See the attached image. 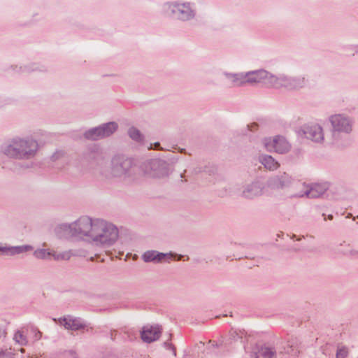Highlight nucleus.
<instances>
[{
    "instance_id": "21",
    "label": "nucleus",
    "mask_w": 358,
    "mask_h": 358,
    "mask_svg": "<svg viewBox=\"0 0 358 358\" xmlns=\"http://www.w3.org/2000/svg\"><path fill=\"white\" fill-rule=\"evenodd\" d=\"M224 76L233 86L245 85V73H232L224 72Z\"/></svg>"
},
{
    "instance_id": "31",
    "label": "nucleus",
    "mask_w": 358,
    "mask_h": 358,
    "mask_svg": "<svg viewBox=\"0 0 358 358\" xmlns=\"http://www.w3.org/2000/svg\"><path fill=\"white\" fill-rule=\"evenodd\" d=\"M348 354V349L345 347L339 348L336 352V358H346Z\"/></svg>"
},
{
    "instance_id": "4",
    "label": "nucleus",
    "mask_w": 358,
    "mask_h": 358,
    "mask_svg": "<svg viewBox=\"0 0 358 358\" xmlns=\"http://www.w3.org/2000/svg\"><path fill=\"white\" fill-rule=\"evenodd\" d=\"M92 242L96 245L110 246L117 240L119 231L115 225L102 219H94Z\"/></svg>"
},
{
    "instance_id": "32",
    "label": "nucleus",
    "mask_w": 358,
    "mask_h": 358,
    "mask_svg": "<svg viewBox=\"0 0 358 358\" xmlns=\"http://www.w3.org/2000/svg\"><path fill=\"white\" fill-rule=\"evenodd\" d=\"M164 346L168 350H171L174 356L176 355L175 347L169 341H166L164 343Z\"/></svg>"
},
{
    "instance_id": "42",
    "label": "nucleus",
    "mask_w": 358,
    "mask_h": 358,
    "mask_svg": "<svg viewBox=\"0 0 358 358\" xmlns=\"http://www.w3.org/2000/svg\"><path fill=\"white\" fill-rule=\"evenodd\" d=\"M328 217H329V220H332L333 219V215H329Z\"/></svg>"
},
{
    "instance_id": "26",
    "label": "nucleus",
    "mask_w": 358,
    "mask_h": 358,
    "mask_svg": "<svg viewBox=\"0 0 358 358\" xmlns=\"http://www.w3.org/2000/svg\"><path fill=\"white\" fill-rule=\"evenodd\" d=\"M34 255L37 259H49L52 257V251H48L45 249H38L34 251Z\"/></svg>"
},
{
    "instance_id": "17",
    "label": "nucleus",
    "mask_w": 358,
    "mask_h": 358,
    "mask_svg": "<svg viewBox=\"0 0 358 358\" xmlns=\"http://www.w3.org/2000/svg\"><path fill=\"white\" fill-rule=\"evenodd\" d=\"M161 333L159 326H145L141 331V337L144 342L150 343L159 339Z\"/></svg>"
},
{
    "instance_id": "7",
    "label": "nucleus",
    "mask_w": 358,
    "mask_h": 358,
    "mask_svg": "<svg viewBox=\"0 0 358 358\" xmlns=\"http://www.w3.org/2000/svg\"><path fill=\"white\" fill-rule=\"evenodd\" d=\"M299 187L303 188V191L294 194L292 196L303 197L306 196L309 199H316L321 197L329 188L328 182L311 183L306 185V183H297Z\"/></svg>"
},
{
    "instance_id": "18",
    "label": "nucleus",
    "mask_w": 358,
    "mask_h": 358,
    "mask_svg": "<svg viewBox=\"0 0 358 358\" xmlns=\"http://www.w3.org/2000/svg\"><path fill=\"white\" fill-rule=\"evenodd\" d=\"M267 71L264 69L248 71L245 73V84L264 83Z\"/></svg>"
},
{
    "instance_id": "20",
    "label": "nucleus",
    "mask_w": 358,
    "mask_h": 358,
    "mask_svg": "<svg viewBox=\"0 0 358 358\" xmlns=\"http://www.w3.org/2000/svg\"><path fill=\"white\" fill-rule=\"evenodd\" d=\"M283 80L284 74L277 76L267 71L266 78L264 79V84L278 89L283 87Z\"/></svg>"
},
{
    "instance_id": "5",
    "label": "nucleus",
    "mask_w": 358,
    "mask_h": 358,
    "mask_svg": "<svg viewBox=\"0 0 358 358\" xmlns=\"http://www.w3.org/2000/svg\"><path fill=\"white\" fill-rule=\"evenodd\" d=\"M166 159H152L145 164V173L152 178H162L169 176L171 168L178 158L174 152H169Z\"/></svg>"
},
{
    "instance_id": "28",
    "label": "nucleus",
    "mask_w": 358,
    "mask_h": 358,
    "mask_svg": "<svg viewBox=\"0 0 358 358\" xmlns=\"http://www.w3.org/2000/svg\"><path fill=\"white\" fill-rule=\"evenodd\" d=\"M71 256V251H64L59 253L52 251V257L55 260H68L70 259Z\"/></svg>"
},
{
    "instance_id": "13",
    "label": "nucleus",
    "mask_w": 358,
    "mask_h": 358,
    "mask_svg": "<svg viewBox=\"0 0 358 358\" xmlns=\"http://www.w3.org/2000/svg\"><path fill=\"white\" fill-rule=\"evenodd\" d=\"M330 122L333 127V135L336 132H343L349 134L352 130L351 121L342 115H334L330 117Z\"/></svg>"
},
{
    "instance_id": "10",
    "label": "nucleus",
    "mask_w": 358,
    "mask_h": 358,
    "mask_svg": "<svg viewBox=\"0 0 358 358\" xmlns=\"http://www.w3.org/2000/svg\"><path fill=\"white\" fill-rule=\"evenodd\" d=\"M294 179L286 172H279L270 177L267 180V186L271 189H285L291 187Z\"/></svg>"
},
{
    "instance_id": "2",
    "label": "nucleus",
    "mask_w": 358,
    "mask_h": 358,
    "mask_svg": "<svg viewBox=\"0 0 358 358\" xmlns=\"http://www.w3.org/2000/svg\"><path fill=\"white\" fill-rule=\"evenodd\" d=\"M94 221V219L89 216H80L71 223H62L57 225L55 229V232L59 238H86L87 241H92Z\"/></svg>"
},
{
    "instance_id": "16",
    "label": "nucleus",
    "mask_w": 358,
    "mask_h": 358,
    "mask_svg": "<svg viewBox=\"0 0 358 358\" xmlns=\"http://www.w3.org/2000/svg\"><path fill=\"white\" fill-rule=\"evenodd\" d=\"M307 83L306 75L289 76L284 75L283 87L288 90H296L303 87Z\"/></svg>"
},
{
    "instance_id": "25",
    "label": "nucleus",
    "mask_w": 358,
    "mask_h": 358,
    "mask_svg": "<svg viewBox=\"0 0 358 358\" xmlns=\"http://www.w3.org/2000/svg\"><path fill=\"white\" fill-rule=\"evenodd\" d=\"M129 136L137 143H142L144 141V136L137 128L131 127L128 129Z\"/></svg>"
},
{
    "instance_id": "30",
    "label": "nucleus",
    "mask_w": 358,
    "mask_h": 358,
    "mask_svg": "<svg viewBox=\"0 0 358 358\" xmlns=\"http://www.w3.org/2000/svg\"><path fill=\"white\" fill-rule=\"evenodd\" d=\"M14 353L11 348L0 349V358H13Z\"/></svg>"
},
{
    "instance_id": "19",
    "label": "nucleus",
    "mask_w": 358,
    "mask_h": 358,
    "mask_svg": "<svg viewBox=\"0 0 358 358\" xmlns=\"http://www.w3.org/2000/svg\"><path fill=\"white\" fill-rule=\"evenodd\" d=\"M33 250L30 245H23L19 246L3 247L0 246V252L6 255H15L24 253Z\"/></svg>"
},
{
    "instance_id": "27",
    "label": "nucleus",
    "mask_w": 358,
    "mask_h": 358,
    "mask_svg": "<svg viewBox=\"0 0 358 358\" xmlns=\"http://www.w3.org/2000/svg\"><path fill=\"white\" fill-rule=\"evenodd\" d=\"M13 338L20 345H26L28 343L27 337L20 331H17L15 333Z\"/></svg>"
},
{
    "instance_id": "8",
    "label": "nucleus",
    "mask_w": 358,
    "mask_h": 358,
    "mask_svg": "<svg viewBox=\"0 0 358 358\" xmlns=\"http://www.w3.org/2000/svg\"><path fill=\"white\" fill-rule=\"evenodd\" d=\"M118 128L115 122H109L101 125L90 129L84 134L85 138L92 141H97L111 136Z\"/></svg>"
},
{
    "instance_id": "15",
    "label": "nucleus",
    "mask_w": 358,
    "mask_h": 358,
    "mask_svg": "<svg viewBox=\"0 0 358 358\" xmlns=\"http://www.w3.org/2000/svg\"><path fill=\"white\" fill-rule=\"evenodd\" d=\"M58 321L61 325H63L68 330L78 331L87 327L86 324L80 318L73 317L71 315L59 318Z\"/></svg>"
},
{
    "instance_id": "6",
    "label": "nucleus",
    "mask_w": 358,
    "mask_h": 358,
    "mask_svg": "<svg viewBox=\"0 0 358 358\" xmlns=\"http://www.w3.org/2000/svg\"><path fill=\"white\" fill-rule=\"evenodd\" d=\"M165 14L181 22H189L194 19L196 10L189 2L173 1L163 5Z\"/></svg>"
},
{
    "instance_id": "29",
    "label": "nucleus",
    "mask_w": 358,
    "mask_h": 358,
    "mask_svg": "<svg viewBox=\"0 0 358 358\" xmlns=\"http://www.w3.org/2000/svg\"><path fill=\"white\" fill-rule=\"evenodd\" d=\"M338 252L345 256H350L355 258H358V250L352 248L346 250L338 248Z\"/></svg>"
},
{
    "instance_id": "9",
    "label": "nucleus",
    "mask_w": 358,
    "mask_h": 358,
    "mask_svg": "<svg viewBox=\"0 0 358 358\" xmlns=\"http://www.w3.org/2000/svg\"><path fill=\"white\" fill-rule=\"evenodd\" d=\"M265 185L263 181L256 179L241 187L240 196L245 199L252 200L264 194Z\"/></svg>"
},
{
    "instance_id": "22",
    "label": "nucleus",
    "mask_w": 358,
    "mask_h": 358,
    "mask_svg": "<svg viewBox=\"0 0 358 358\" xmlns=\"http://www.w3.org/2000/svg\"><path fill=\"white\" fill-rule=\"evenodd\" d=\"M260 162L264 167L270 171L275 170L278 168L279 164L270 155H262L259 157Z\"/></svg>"
},
{
    "instance_id": "33",
    "label": "nucleus",
    "mask_w": 358,
    "mask_h": 358,
    "mask_svg": "<svg viewBox=\"0 0 358 358\" xmlns=\"http://www.w3.org/2000/svg\"><path fill=\"white\" fill-rule=\"evenodd\" d=\"M350 245L349 243H346L345 241H343L339 244L337 247V251L338 252V248H341L343 250H349L350 248Z\"/></svg>"
},
{
    "instance_id": "24",
    "label": "nucleus",
    "mask_w": 358,
    "mask_h": 358,
    "mask_svg": "<svg viewBox=\"0 0 358 358\" xmlns=\"http://www.w3.org/2000/svg\"><path fill=\"white\" fill-rule=\"evenodd\" d=\"M285 352L292 356L297 355L300 352V346L298 341L296 339L289 341L287 346L285 348Z\"/></svg>"
},
{
    "instance_id": "37",
    "label": "nucleus",
    "mask_w": 358,
    "mask_h": 358,
    "mask_svg": "<svg viewBox=\"0 0 358 358\" xmlns=\"http://www.w3.org/2000/svg\"><path fill=\"white\" fill-rule=\"evenodd\" d=\"M36 70H38V68H37V67L32 68L31 70L27 69V71H36ZM38 71H43V70H42V69H38Z\"/></svg>"
},
{
    "instance_id": "41",
    "label": "nucleus",
    "mask_w": 358,
    "mask_h": 358,
    "mask_svg": "<svg viewBox=\"0 0 358 358\" xmlns=\"http://www.w3.org/2000/svg\"><path fill=\"white\" fill-rule=\"evenodd\" d=\"M115 334H116V331H114L111 333V337L113 338V336H115Z\"/></svg>"
},
{
    "instance_id": "14",
    "label": "nucleus",
    "mask_w": 358,
    "mask_h": 358,
    "mask_svg": "<svg viewBox=\"0 0 358 358\" xmlns=\"http://www.w3.org/2000/svg\"><path fill=\"white\" fill-rule=\"evenodd\" d=\"M176 255L170 253L159 252L157 250H148L142 255V259L145 262H153L159 264L162 262H169Z\"/></svg>"
},
{
    "instance_id": "36",
    "label": "nucleus",
    "mask_w": 358,
    "mask_h": 358,
    "mask_svg": "<svg viewBox=\"0 0 358 358\" xmlns=\"http://www.w3.org/2000/svg\"><path fill=\"white\" fill-rule=\"evenodd\" d=\"M352 50L355 51V52L356 54H357V55H358V45H354V46L352 47Z\"/></svg>"
},
{
    "instance_id": "12",
    "label": "nucleus",
    "mask_w": 358,
    "mask_h": 358,
    "mask_svg": "<svg viewBox=\"0 0 358 358\" xmlns=\"http://www.w3.org/2000/svg\"><path fill=\"white\" fill-rule=\"evenodd\" d=\"M264 145L268 151H275L280 154L287 152L291 148L285 138L281 136H277L273 139L266 138Z\"/></svg>"
},
{
    "instance_id": "38",
    "label": "nucleus",
    "mask_w": 358,
    "mask_h": 358,
    "mask_svg": "<svg viewBox=\"0 0 358 358\" xmlns=\"http://www.w3.org/2000/svg\"><path fill=\"white\" fill-rule=\"evenodd\" d=\"M58 154H59V153H55V154L52 155V159H53L54 160L57 159V155Z\"/></svg>"
},
{
    "instance_id": "35",
    "label": "nucleus",
    "mask_w": 358,
    "mask_h": 358,
    "mask_svg": "<svg viewBox=\"0 0 358 358\" xmlns=\"http://www.w3.org/2000/svg\"><path fill=\"white\" fill-rule=\"evenodd\" d=\"M249 127V129L252 131L255 128L257 127V124L256 123L252 124L250 127Z\"/></svg>"
},
{
    "instance_id": "40",
    "label": "nucleus",
    "mask_w": 358,
    "mask_h": 358,
    "mask_svg": "<svg viewBox=\"0 0 358 358\" xmlns=\"http://www.w3.org/2000/svg\"><path fill=\"white\" fill-rule=\"evenodd\" d=\"M115 334H116V331H114L111 333V337L113 338V336H115Z\"/></svg>"
},
{
    "instance_id": "11",
    "label": "nucleus",
    "mask_w": 358,
    "mask_h": 358,
    "mask_svg": "<svg viewBox=\"0 0 358 358\" xmlns=\"http://www.w3.org/2000/svg\"><path fill=\"white\" fill-rule=\"evenodd\" d=\"M298 134L315 143H321L324 140L322 128L318 124L304 125L299 130Z\"/></svg>"
},
{
    "instance_id": "39",
    "label": "nucleus",
    "mask_w": 358,
    "mask_h": 358,
    "mask_svg": "<svg viewBox=\"0 0 358 358\" xmlns=\"http://www.w3.org/2000/svg\"><path fill=\"white\" fill-rule=\"evenodd\" d=\"M182 257V256L181 255H178L177 260H181Z\"/></svg>"
},
{
    "instance_id": "1",
    "label": "nucleus",
    "mask_w": 358,
    "mask_h": 358,
    "mask_svg": "<svg viewBox=\"0 0 358 358\" xmlns=\"http://www.w3.org/2000/svg\"><path fill=\"white\" fill-rule=\"evenodd\" d=\"M84 158L90 172L101 180L131 178L134 175L131 160L123 155H117L113 157L110 165H108L106 153L97 145L89 148Z\"/></svg>"
},
{
    "instance_id": "43",
    "label": "nucleus",
    "mask_w": 358,
    "mask_h": 358,
    "mask_svg": "<svg viewBox=\"0 0 358 358\" xmlns=\"http://www.w3.org/2000/svg\"><path fill=\"white\" fill-rule=\"evenodd\" d=\"M20 352H22V353L24 352V348H21L20 349Z\"/></svg>"
},
{
    "instance_id": "23",
    "label": "nucleus",
    "mask_w": 358,
    "mask_h": 358,
    "mask_svg": "<svg viewBox=\"0 0 358 358\" xmlns=\"http://www.w3.org/2000/svg\"><path fill=\"white\" fill-rule=\"evenodd\" d=\"M276 352L274 348L262 346L255 352V358H275Z\"/></svg>"
},
{
    "instance_id": "34",
    "label": "nucleus",
    "mask_w": 358,
    "mask_h": 358,
    "mask_svg": "<svg viewBox=\"0 0 358 358\" xmlns=\"http://www.w3.org/2000/svg\"><path fill=\"white\" fill-rule=\"evenodd\" d=\"M149 149H153L157 150H162L163 148L161 147L160 143L159 142H156L154 144H150V147Z\"/></svg>"
},
{
    "instance_id": "3",
    "label": "nucleus",
    "mask_w": 358,
    "mask_h": 358,
    "mask_svg": "<svg viewBox=\"0 0 358 358\" xmlns=\"http://www.w3.org/2000/svg\"><path fill=\"white\" fill-rule=\"evenodd\" d=\"M38 150V142L30 137H14L1 147L2 152L6 156L18 160H29L34 158Z\"/></svg>"
}]
</instances>
